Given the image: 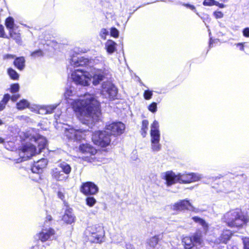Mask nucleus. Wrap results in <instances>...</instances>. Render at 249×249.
Here are the masks:
<instances>
[{
  "label": "nucleus",
  "instance_id": "46",
  "mask_svg": "<svg viewBox=\"0 0 249 249\" xmlns=\"http://www.w3.org/2000/svg\"><path fill=\"white\" fill-rule=\"evenodd\" d=\"M213 14L216 18H221L223 17V14L221 11H216L214 12Z\"/></svg>",
  "mask_w": 249,
  "mask_h": 249
},
{
  "label": "nucleus",
  "instance_id": "60",
  "mask_svg": "<svg viewBox=\"0 0 249 249\" xmlns=\"http://www.w3.org/2000/svg\"><path fill=\"white\" fill-rule=\"evenodd\" d=\"M3 142V140L0 137V143H2Z\"/></svg>",
  "mask_w": 249,
  "mask_h": 249
},
{
  "label": "nucleus",
  "instance_id": "36",
  "mask_svg": "<svg viewBox=\"0 0 249 249\" xmlns=\"http://www.w3.org/2000/svg\"><path fill=\"white\" fill-rule=\"evenodd\" d=\"M19 89V85L18 84L16 83L12 84L10 88L11 92L14 93L18 91Z\"/></svg>",
  "mask_w": 249,
  "mask_h": 249
},
{
  "label": "nucleus",
  "instance_id": "11",
  "mask_svg": "<svg viewBox=\"0 0 249 249\" xmlns=\"http://www.w3.org/2000/svg\"><path fill=\"white\" fill-rule=\"evenodd\" d=\"M125 129L124 124L121 122H114L106 126V130L114 136L123 134Z\"/></svg>",
  "mask_w": 249,
  "mask_h": 249
},
{
  "label": "nucleus",
  "instance_id": "52",
  "mask_svg": "<svg viewBox=\"0 0 249 249\" xmlns=\"http://www.w3.org/2000/svg\"><path fill=\"white\" fill-rule=\"evenodd\" d=\"M5 106L6 104L1 101L0 102V111L3 110L5 107Z\"/></svg>",
  "mask_w": 249,
  "mask_h": 249
},
{
  "label": "nucleus",
  "instance_id": "26",
  "mask_svg": "<svg viewBox=\"0 0 249 249\" xmlns=\"http://www.w3.org/2000/svg\"><path fill=\"white\" fill-rule=\"evenodd\" d=\"M193 240L192 237L186 236L182 239L185 249H191L194 247Z\"/></svg>",
  "mask_w": 249,
  "mask_h": 249
},
{
  "label": "nucleus",
  "instance_id": "37",
  "mask_svg": "<svg viewBox=\"0 0 249 249\" xmlns=\"http://www.w3.org/2000/svg\"><path fill=\"white\" fill-rule=\"evenodd\" d=\"M148 109L151 112H156L157 110V103L155 102H153L148 106Z\"/></svg>",
  "mask_w": 249,
  "mask_h": 249
},
{
  "label": "nucleus",
  "instance_id": "3",
  "mask_svg": "<svg viewBox=\"0 0 249 249\" xmlns=\"http://www.w3.org/2000/svg\"><path fill=\"white\" fill-rule=\"evenodd\" d=\"M203 178L202 175L198 173H191L188 174H178L176 175L172 171H168L164 174L163 178L166 180L168 186L176 182L180 183H189L199 180Z\"/></svg>",
  "mask_w": 249,
  "mask_h": 249
},
{
  "label": "nucleus",
  "instance_id": "56",
  "mask_svg": "<svg viewBox=\"0 0 249 249\" xmlns=\"http://www.w3.org/2000/svg\"><path fill=\"white\" fill-rule=\"evenodd\" d=\"M46 221H51L52 219V216L50 215H48L46 217Z\"/></svg>",
  "mask_w": 249,
  "mask_h": 249
},
{
  "label": "nucleus",
  "instance_id": "18",
  "mask_svg": "<svg viewBox=\"0 0 249 249\" xmlns=\"http://www.w3.org/2000/svg\"><path fill=\"white\" fill-rule=\"evenodd\" d=\"M79 151L84 154L94 155L96 153V149L89 143H82L79 146Z\"/></svg>",
  "mask_w": 249,
  "mask_h": 249
},
{
  "label": "nucleus",
  "instance_id": "42",
  "mask_svg": "<svg viewBox=\"0 0 249 249\" xmlns=\"http://www.w3.org/2000/svg\"><path fill=\"white\" fill-rule=\"evenodd\" d=\"M243 240L244 249H249V238L245 237Z\"/></svg>",
  "mask_w": 249,
  "mask_h": 249
},
{
  "label": "nucleus",
  "instance_id": "25",
  "mask_svg": "<svg viewBox=\"0 0 249 249\" xmlns=\"http://www.w3.org/2000/svg\"><path fill=\"white\" fill-rule=\"evenodd\" d=\"M192 219L194 220V222H195L196 223L199 224L203 228L204 231L206 232L208 229V225L207 223L206 222V221L197 216H194L192 217Z\"/></svg>",
  "mask_w": 249,
  "mask_h": 249
},
{
  "label": "nucleus",
  "instance_id": "5",
  "mask_svg": "<svg viewBox=\"0 0 249 249\" xmlns=\"http://www.w3.org/2000/svg\"><path fill=\"white\" fill-rule=\"evenodd\" d=\"M36 143L37 144L38 152L36 146L31 143H27L22 146L19 152V155L22 158V160H27L35 154L40 153L41 150L46 146L47 140L43 137H39L36 140Z\"/></svg>",
  "mask_w": 249,
  "mask_h": 249
},
{
  "label": "nucleus",
  "instance_id": "35",
  "mask_svg": "<svg viewBox=\"0 0 249 249\" xmlns=\"http://www.w3.org/2000/svg\"><path fill=\"white\" fill-rule=\"evenodd\" d=\"M43 52L41 50H38L32 52L31 54V56L34 58L43 56Z\"/></svg>",
  "mask_w": 249,
  "mask_h": 249
},
{
  "label": "nucleus",
  "instance_id": "17",
  "mask_svg": "<svg viewBox=\"0 0 249 249\" xmlns=\"http://www.w3.org/2000/svg\"><path fill=\"white\" fill-rule=\"evenodd\" d=\"M48 163V160L46 159H41L36 162H35L32 167V171L35 173H39L42 172V169L46 167Z\"/></svg>",
  "mask_w": 249,
  "mask_h": 249
},
{
  "label": "nucleus",
  "instance_id": "54",
  "mask_svg": "<svg viewBox=\"0 0 249 249\" xmlns=\"http://www.w3.org/2000/svg\"><path fill=\"white\" fill-rule=\"evenodd\" d=\"M236 46H238V47H239V48H240V50H241V51H243L244 50V45H243V44L242 43H237L236 44Z\"/></svg>",
  "mask_w": 249,
  "mask_h": 249
},
{
  "label": "nucleus",
  "instance_id": "19",
  "mask_svg": "<svg viewBox=\"0 0 249 249\" xmlns=\"http://www.w3.org/2000/svg\"><path fill=\"white\" fill-rule=\"evenodd\" d=\"M192 238L193 240L194 246L196 248H200L203 245V240L202 239V233L200 231H197L194 233Z\"/></svg>",
  "mask_w": 249,
  "mask_h": 249
},
{
  "label": "nucleus",
  "instance_id": "1",
  "mask_svg": "<svg viewBox=\"0 0 249 249\" xmlns=\"http://www.w3.org/2000/svg\"><path fill=\"white\" fill-rule=\"evenodd\" d=\"M75 93L74 88L71 86L67 88L64 96L69 99L68 102L71 105L74 111L80 115V120L83 123H92L94 120H99L101 115L100 103L94 95L86 94L78 99L70 98Z\"/></svg>",
  "mask_w": 249,
  "mask_h": 249
},
{
  "label": "nucleus",
  "instance_id": "14",
  "mask_svg": "<svg viewBox=\"0 0 249 249\" xmlns=\"http://www.w3.org/2000/svg\"><path fill=\"white\" fill-rule=\"evenodd\" d=\"M173 209L178 212L184 210L194 211L195 208L192 205L189 200L184 199L175 203L173 206Z\"/></svg>",
  "mask_w": 249,
  "mask_h": 249
},
{
  "label": "nucleus",
  "instance_id": "39",
  "mask_svg": "<svg viewBox=\"0 0 249 249\" xmlns=\"http://www.w3.org/2000/svg\"><path fill=\"white\" fill-rule=\"evenodd\" d=\"M57 106V105H56L46 106L47 114L52 113L53 111L56 108Z\"/></svg>",
  "mask_w": 249,
  "mask_h": 249
},
{
  "label": "nucleus",
  "instance_id": "45",
  "mask_svg": "<svg viewBox=\"0 0 249 249\" xmlns=\"http://www.w3.org/2000/svg\"><path fill=\"white\" fill-rule=\"evenodd\" d=\"M10 99V95L9 94H5L2 100H1L2 102H3L4 103H5L6 105L7 103V102L9 101V100Z\"/></svg>",
  "mask_w": 249,
  "mask_h": 249
},
{
  "label": "nucleus",
  "instance_id": "2",
  "mask_svg": "<svg viewBox=\"0 0 249 249\" xmlns=\"http://www.w3.org/2000/svg\"><path fill=\"white\" fill-rule=\"evenodd\" d=\"M109 71L106 69H98L94 68L90 74L83 69H76L72 71L71 78L76 85L88 86L92 79V84L96 86L107 77Z\"/></svg>",
  "mask_w": 249,
  "mask_h": 249
},
{
  "label": "nucleus",
  "instance_id": "55",
  "mask_svg": "<svg viewBox=\"0 0 249 249\" xmlns=\"http://www.w3.org/2000/svg\"><path fill=\"white\" fill-rule=\"evenodd\" d=\"M126 249H135L134 247L131 244H126Z\"/></svg>",
  "mask_w": 249,
  "mask_h": 249
},
{
  "label": "nucleus",
  "instance_id": "57",
  "mask_svg": "<svg viewBox=\"0 0 249 249\" xmlns=\"http://www.w3.org/2000/svg\"><path fill=\"white\" fill-rule=\"evenodd\" d=\"M58 196L61 199H63L64 196L61 192H58Z\"/></svg>",
  "mask_w": 249,
  "mask_h": 249
},
{
  "label": "nucleus",
  "instance_id": "22",
  "mask_svg": "<svg viewBox=\"0 0 249 249\" xmlns=\"http://www.w3.org/2000/svg\"><path fill=\"white\" fill-rule=\"evenodd\" d=\"M25 60L24 57H17L14 61V66L19 71H22L25 66Z\"/></svg>",
  "mask_w": 249,
  "mask_h": 249
},
{
  "label": "nucleus",
  "instance_id": "4",
  "mask_svg": "<svg viewBox=\"0 0 249 249\" xmlns=\"http://www.w3.org/2000/svg\"><path fill=\"white\" fill-rule=\"evenodd\" d=\"M223 220L230 227H241L249 222V216L244 214L240 209H236L227 213Z\"/></svg>",
  "mask_w": 249,
  "mask_h": 249
},
{
  "label": "nucleus",
  "instance_id": "47",
  "mask_svg": "<svg viewBox=\"0 0 249 249\" xmlns=\"http://www.w3.org/2000/svg\"><path fill=\"white\" fill-rule=\"evenodd\" d=\"M108 34V31L106 29H102L101 31L100 36L103 39L106 38V36Z\"/></svg>",
  "mask_w": 249,
  "mask_h": 249
},
{
  "label": "nucleus",
  "instance_id": "12",
  "mask_svg": "<svg viewBox=\"0 0 249 249\" xmlns=\"http://www.w3.org/2000/svg\"><path fill=\"white\" fill-rule=\"evenodd\" d=\"M55 232L54 229L49 228H43L41 231L37 234L38 239L42 242L55 239Z\"/></svg>",
  "mask_w": 249,
  "mask_h": 249
},
{
  "label": "nucleus",
  "instance_id": "8",
  "mask_svg": "<svg viewBox=\"0 0 249 249\" xmlns=\"http://www.w3.org/2000/svg\"><path fill=\"white\" fill-rule=\"evenodd\" d=\"M110 136L108 132L105 131H98L95 132L92 136V140L93 142L101 147H106L110 142Z\"/></svg>",
  "mask_w": 249,
  "mask_h": 249
},
{
  "label": "nucleus",
  "instance_id": "43",
  "mask_svg": "<svg viewBox=\"0 0 249 249\" xmlns=\"http://www.w3.org/2000/svg\"><path fill=\"white\" fill-rule=\"evenodd\" d=\"M38 113L40 114H47L46 106L41 107L38 109Z\"/></svg>",
  "mask_w": 249,
  "mask_h": 249
},
{
  "label": "nucleus",
  "instance_id": "38",
  "mask_svg": "<svg viewBox=\"0 0 249 249\" xmlns=\"http://www.w3.org/2000/svg\"><path fill=\"white\" fill-rule=\"evenodd\" d=\"M153 95L152 91L149 90H145L143 96L145 99L149 100L151 98Z\"/></svg>",
  "mask_w": 249,
  "mask_h": 249
},
{
  "label": "nucleus",
  "instance_id": "48",
  "mask_svg": "<svg viewBox=\"0 0 249 249\" xmlns=\"http://www.w3.org/2000/svg\"><path fill=\"white\" fill-rule=\"evenodd\" d=\"M183 5H184V6H185V7H186L190 9H191L192 10L196 11V8L193 5H191V4H188V3H183Z\"/></svg>",
  "mask_w": 249,
  "mask_h": 249
},
{
  "label": "nucleus",
  "instance_id": "33",
  "mask_svg": "<svg viewBox=\"0 0 249 249\" xmlns=\"http://www.w3.org/2000/svg\"><path fill=\"white\" fill-rule=\"evenodd\" d=\"M151 148L154 152L159 151L161 148L160 141L151 142Z\"/></svg>",
  "mask_w": 249,
  "mask_h": 249
},
{
  "label": "nucleus",
  "instance_id": "31",
  "mask_svg": "<svg viewBox=\"0 0 249 249\" xmlns=\"http://www.w3.org/2000/svg\"><path fill=\"white\" fill-rule=\"evenodd\" d=\"M5 25L6 28L9 29V31L11 30H14V20L13 18L9 17L5 20Z\"/></svg>",
  "mask_w": 249,
  "mask_h": 249
},
{
  "label": "nucleus",
  "instance_id": "28",
  "mask_svg": "<svg viewBox=\"0 0 249 249\" xmlns=\"http://www.w3.org/2000/svg\"><path fill=\"white\" fill-rule=\"evenodd\" d=\"M9 32L10 37L14 39L17 43H20L21 42L20 34L16 33L14 30H11Z\"/></svg>",
  "mask_w": 249,
  "mask_h": 249
},
{
  "label": "nucleus",
  "instance_id": "16",
  "mask_svg": "<svg viewBox=\"0 0 249 249\" xmlns=\"http://www.w3.org/2000/svg\"><path fill=\"white\" fill-rule=\"evenodd\" d=\"M51 174L52 178L57 181H66L68 178V176L63 173L62 171L57 167L52 169Z\"/></svg>",
  "mask_w": 249,
  "mask_h": 249
},
{
  "label": "nucleus",
  "instance_id": "9",
  "mask_svg": "<svg viewBox=\"0 0 249 249\" xmlns=\"http://www.w3.org/2000/svg\"><path fill=\"white\" fill-rule=\"evenodd\" d=\"M69 63V69L72 71L71 70L72 69L71 67L77 68L78 67L89 66L90 63V61L87 58L76 54L71 56Z\"/></svg>",
  "mask_w": 249,
  "mask_h": 249
},
{
  "label": "nucleus",
  "instance_id": "30",
  "mask_svg": "<svg viewBox=\"0 0 249 249\" xmlns=\"http://www.w3.org/2000/svg\"><path fill=\"white\" fill-rule=\"evenodd\" d=\"M148 121L146 120H143L141 128V133L143 137H145L148 130Z\"/></svg>",
  "mask_w": 249,
  "mask_h": 249
},
{
  "label": "nucleus",
  "instance_id": "49",
  "mask_svg": "<svg viewBox=\"0 0 249 249\" xmlns=\"http://www.w3.org/2000/svg\"><path fill=\"white\" fill-rule=\"evenodd\" d=\"M20 97V95L18 94H16L12 95L11 97L10 96V99L13 102L16 101Z\"/></svg>",
  "mask_w": 249,
  "mask_h": 249
},
{
  "label": "nucleus",
  "instance_id": "27",
  "mask_svg": "<svg viewBox=\"0 0 249 249\" xmlns=\"http://www.w3.org/2000/svg\"><path fill=\"white\" fill-rule=\"evenodd\" d=\"M159 241V235H155L147 241V244L152 248H154Z\"/></svg>",
  "mask_w": 249,
  "mask_h": 249
},
{
  "label": "nucleus",
  "instance_id": "20",
  "mask_svg": "<svg viewBox=\"0 0 249 249\" xmlns=\"http://www.w3.org/2000/svg\"><path fill=\"white\" fill-rule=\"evenodd\" d=\"M62 220L65 223L69 224L74 222L75 216L72 213L71 209L66 210L65 214L62 217Z\"/></svg>",
  "mask_w": 249,
  "mask_h": 249
},
{
  "label": "nucleus",
  "instance_id": "29",
  "mask_svg": "<svg viewBox=\"0 0 249 249\" xmlns=\"http://www.w3.org/2000/svg\"><path fill=\"white\" fill-rule=\"evenodd\" d=\"M7 73L10 77L13 80H18L19 74L18 72L12 68H9L7 70Z\"/></svg>",
  "mask_w": 249,
  "mask_h": 249
},
{
  "label": "nucleus",
  "instance_id": "50",
  "mask_svg": "<svg viewBox=\"0 0 249 249\" xmlns=\"http://www.w3.org/2000/svg\"><path fill=\"white\" fill-rule=\"evenodd\" d=\"M0 37H5L4 27L1 25H0Z\"/></svg>",
  "mask_w": 249,
  "mask_h": 249
},
{
  "label": "nucleus",
  "instance_id": "53",
  "mask_svg": "<svg viewBox=\"0 0 249 249\" xmlns=\"http://www.w3.org/2000/svg\"><path fill=\"white\" fill-rule=\"evenodd\" d=\"M216 3L215 4V5L218 6L219 7H220L221 8H223L225 7V5L224 4L220 3L216 1Z\"/></svg>",
  "mask_w": 249,
  "mask_h": 249
},
{
  "label": "nucleus",
  "instance_id": "13",
  "mask_svg": "<svg viewBox=\"0 0 249 249\" xmlns=\"http://www.w3.org/2000/svg\"><path fill=\"white\" fill-rule=\"evenodd\" d=\"M81 192L86 196L94 195L98 192V187L92 182L83 183L80 188Z\"/></svg>",
  "mask_w": 249,
  "mask_h": 249
},
{
  "label": "nucleus",
  "instance_id": "10",
  "mask_svg": "<svg viewBox=\"0 0 249 249\" xmlns=\"http://www.w3.org/2000/svg\"><path fill=\"white\" fill-rule=\"evenodd\" d=\"M102 87V93L106 98L113 99L116 96L117 89L110 82H104Z\"/></svg>",
  "mask_w": 249,
  "mask_h": 249
},
{
  "label": "nucleus",
  "instance_id": "21",
  "mask_svg": "<svg viewBox=\"0 0 249 249\" xmlns=\"http://www.w3.org/2000/svg\"><path fill=\"white\" fill-rule=\"evenodd\" d=\"M57 168H59L63 173L68 175V177L71 171V166L68 163L64 161H62L58 163Z\"/></svg>",
  "mask_w": 249,
  "mask_h": 249
},
{
  "label": "nucleus",
  "instance_id": "32",
  "mask_svg": "<svg viewBox=\"0 0 249 249\" xmlns=\"http://www.w3.org/2000/svg\"><path fill=\"white\" fill-rule=\"evenodd\" d=\"M29 105L28 102L26 100L23 99L17 104V107L19 110H22L27 107Z\"/></svg>",
  "mask_w": 249,
  "mask_h": 249
},
{
  "label": "nucleus",
  "instance_id": "24",
  "mask_svg": "<svg viewBox=\"0 0 249 249\" xmlns=\"http://www.w3.org/2000/svg\"><path fill=\"white\" fill-rule=\"evenodd\" d=\"M116 46V43L115 42L110 40H108L105 45L107 51L110 54L112 53L115 51Z\"/></svg>",
  "mask_w": 249,
  "mask_h": 249
},
{
  "label": "nucleus",
  "instance_id": "6",
  "mask_svg": "<svg viewBox=\"0 0 249 249\" xmlns=\"http://www.w3.org/2000/svg\"><path fill=\"white\" fill-rule=\"evenodd\" d=\"M84 234L90 242L97 243L103 242L105 231L101 225L96 224L88 227Z\"/></svg>",
  "mask_w": 249,
  "mask_h": 249
},
{
  "label": "nucleus",
  "instance_id": "59",
  "mask_svg": "<svg viewBox=\"0 0 249 249\" xmlns=\"http://www.w3.org/2000/svg\"><path fill=\"white\" fill-rule=\"evenodd\" d=\"M3 124H4V123H3V121L0 119V125H1Z\"/></svg>",
  "mask_w": 249,
  "mask_h": 249
},
{
  "label": "nucleus",
  "instance_id": "23",
  "mask_svg": "<svg viewBox=\"0 0 249 249\" xmlns=\"http://www.w3.org/2000/svg\"><path fill=\"white\" fill-rule=\"evenodd\" d=\"M231 232L230 231H224L218 239L219 243H226L231 238Z\"/></svg>",
  "mask_w": 249,
  "mask_h": 249
},
{
  "label": "nucleus",
  "instance_id": "44",
  "mask_svg": "<svg viewBox=\"0 0 249 249\" xmlns=\"http://www.w3.org/2000/svg\"><path fill=\"white\" fill-rule=\"evenodd\" d=\"M242 33L244 37H249V27L244 28L242 31Z\"/></svg>",
  "mask_w": 249,
  "mask_h": 249
},
{
  "label": "nucleus",
  "instance_id": "7",
  "mask_svg": "<svg viewBox=\"0 0 249 249\" xmlns=\"http://www.w3.org/2000/svg\"><path fill=\"white\" fill-rule=\"evenodd\" d=\"M98 120H94L92 123H85L89 125L88 128L86 129H76L73 128L72 126L68 125H65L63 127L64 129V134L70 140L80 141L82 139H85L86 136V133L89 131V128H90L89 125H92V124ZM81 122L83 123V122Z\"/></svg>",
  "mask_w": 249,
  "mask_h": 249
},
{
  "label": "nucleus",
  "instance_id": "34",
  "mask_svg": "<svg viewBox=\"0 0 249 249\" xmlns=\"http://www.w3.org/2000/svg\"><path fill=\"white\" fill-rule=\"evenodd\" d=\"M96 202V199L93 196H88L86 199V204L90 207H93Z\"/></svg>",
  "mask_w": 249,
  "mask_h": 249
},
{
  "label": "nucleus",
  "instance_id": "15",
  "mask_svg": "<svg viewBox=\"0 0 249 249\" xmlns=\"http://www.w3.org/2000/svg\"><path fill=\"white\" fill-rule=\"evenodd\" d=\"M151 142L160 141V132L159 123L154 121L151 126L150 130Z\"/></svg>",
  "mask_w": 249,
  "mask_h": 249
},
{
  "label": "nucleus",
  "instance_id": "62",
  "mask_svg": "<svg viewBox=\"0 0 249 249\" xmlns=\"http://www.w3.org/2000/svg\"><path fill=\"white\" fill-rule=\"evenodd\" d=\"M172 249H178V248H175V247H174V248H172Z\"/></svg>",
  "mask_w": 249,
  "mask_h": 249
},
{
  "label": "nucleus",
  "instance_id": "41",
  "mask_svg": "<svg viewBox=\"0 0 249 249\" xmlns=\"http://www.w3.org/2000/svg\"><path fill=\"white\" fill-rule=\"evenodd\" d=\"M119 31L115 28H111L110 30V35L114 37H117L119 36Z\"/></svg>",
  "mask_w": 249,
  "mask_h": 249
},
{
  "label": "nucleus",
  "instance_id": "51",
  "mask_svg": "<svg viewBox=\"0 0 249 249\" xmlns=\"http://www.w3.org/2000/svg\"><path fill=\"white\" fill-rule=\"evenodd\" d=\"M15 55L13 54H7L4 55V59H13L15 58Z\"/></svg>",
  "mask_w": 249,
  "mask_h": 249
},
{
  "label": "nucleus",
  "instance_id": "61",
  "mask_svg": "<svg viewBox=\"0 0 249 249\" xmlns=\"http://www.w3.org/2000/svg\"><path fill=\"white\" fill-rule=\"evenodd\" d=\"M57 117H58V116H56V115H55V119L56 120H57Z\"/></svg>",
  "mask_w": 249,
  "mask_h": 249
},
{
  "label": "nucleus",
  "instance_id": "58",
  "mask_svg": "<svg viewBox=\"0 0 249 249\" xmlns=\"http://www.w3.org/2000/svg\"><path fill=\"white\" fill-rule=\"evenodd\" d=\"M212 44V39L211 38L210 40V43H209V46L210 47H211Z\"/></svg>",
  "mask_w": 249,
  "mask_h": 249
},
{
  "label": "nucleus",
  "instance_id": "40",
  "mask_svg": "<svg viewBox=\"0 0 249 249\" xmlns=\"http://www.w3.org/2000/svg\"><path fill=\"white\" fill-rule=\"evenodd\" d=\"M216 3V1L215 0H205L203 4L205 6H212L215 5Z\"/></svg>",
  "mask_w": 249,
  "mask_h": 249
}]
</instances>
